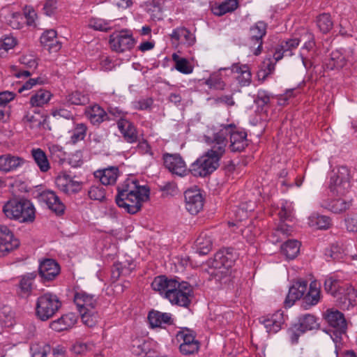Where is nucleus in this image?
Here are the masks:
<instances>
[{"label":"nucleus","mask_w":357,"mask_h":357,"mask_svg":"<svg viewBox=\"0 0 357 357\" xmlns=\"http://www.w3.org/2000/svg\"><path fill=\"white\" fill-rule=\"evenodd\" d=\"M56 185L66 194L77 193L82 188V183L66 173L61 174L56 177Z\"/></svg>","instance_id":"20"},{"label":"nucleus","mask_w":357,"mask_h":357,"mask_svg":"<svg viewBox=\"0 0 357 357\" xmlns=\"http://www.w3.org/2000/svg\"><path fill=\"white\" fill-rule=\"evenodd\" d=\"M17 44L16 39L13 36H6L0 42V57H5L8 52Z\"/></svg>","instance_id":"52"},{"label":"nucleus","mask_w":357,"mask_h":357,"mask_svg":"<svg viewBox=\"0 0 357 357\" xmlns=\"http://www.w3.org/2000/svg\"><path fill=\"white\" fill-rule=\"evenodd\" d=\"M31 156L38 167L42 172H47L50 169V164L46 153L41 149H33L31 151Z\"/></svg>","instance_id":"36"},{"label":"nucleus","mask_w":357,"mask_h":357,"mask_svg":"<svg viewBox=\"0 0 357 357\" xmlns=\"http://www.w3.org/2000/svg\"><path fill=\"white\" fill-rule=\"evenodd\" d=\"M112 22L102 19H92L89 22V26L95 30L107 31L111 29Z\"/></svg>","instance_id":"54"},{"label":"nucleus","mask_w":357,"mask_h":357,"mask_svg":"<svg viewBox=\"0 0 357 357\" xmlns=\"http://www.w3.org/2000/svg\"><path fill=\"white\" fill-rule=\"evenodd\" d=\"M171 325L173 324L172 314L168 312H160L158 311V328L162 327V324Z\"/></svg>","instance_id":"63"},{"label":"nucleus","mask_w":357,"mask_h":357,"mask_svg":"<svg viewBox=\"0 0 357 357\" xmlns=\"http://www.w3.org/2000/svg\"><path fill=\"white\" fill-rule=\"evenodd\" d=\"M5 215L20 222H31L35 219L33 204L26 199H13L3 207Z\"/></svg>","instance_id":"5"},{"label":"nucleus","mask_w":357,"mask_h":357,"mask_svg":"<svg viewBox=\"0 0 357 357\" xmlns=\"http://www.w3.org/2000/svg\"><path fill=\"white\" fill-rule=\"evenodd\" d=\"M118 128L124 139L128 143L136 142L138 135L135 126L126 119H119L117 122Z\"/></svg>","instance_id":"30"},{"label":"nucleus","mask_w":357,"mask_h":357,"mask_svg":"<svg viewBox=\"0 0 357 357\" xmlns=\"http://www.w3.org/2000/svg\"><path fill=\"white\" fill-rule=\"evenodd\" d=\"M95 344L92 342H83L77 341L72 346V351L76 354L83 355L87 352L93 351Z\"/></svg>","instance_id":"50"},{"label":"nucleus","mask_w":357,"mask_h":357,"mask_svg":"<svg viewBox=\"0 0 357 357\" xmlns=\"http://www.w3.org/2000/svg\"><path fill=\"white\" fill-rule=\"evenodd\" d=\"M61 305L57 295L50 292L43 294L37 298L36 315L40 320L47 321L59 311Z\"/></svg>","instance_id":"7"},{"label":"nucleus","mask_w":357,"mask_h":357,"mask_svg":"<svg viewBox=\"0 0 357 357\" xmlns=\"http://www.w3.org/2000/svg\"><path fill=\"white\" fill-rule=\"evenodd\" d=\"M238 6V0H227L221 4L213 6L211 11L215 15L222 16L227 13L234 11Z\"/></svg>","instance_id":"40"},{"label":"nucleus","mask_w":357,"mask_h":357,"mask_svg":"<svg viewBox=\"0 0 357 357\" xmlns=\"http://www.w3.org/2000/svg\"><path fill=\"white\" fill-rule=\"evenodd\" d=\"M185 208L192 215L197 214L204 206V198L197 189H188L184 192Z\"/></svg>","instance_id":"17"},{"label":"nucleus","mask_w":357,"mask_h":357,"mask_svg":"<svg viewBox=\"0 0 357 357\" xmlns=\"http://www.w3.org/2000/svg\"><path fill=\"white\" fill-rule=\"evenodd\" d=\"M298 325L305 332L316 328L318 326V323L314 315L306 314L299 319Z\"/></svg>","instance_id":"47"},{"label":"nucleus","mask_w":357,"mask_h":357,"mask_svg":"<svg viewBox=\"0 0 357 357\" xmlns=\"http://www.w3.org/2000/svg\"><path fill=\"white\" fill-rule=\"evenodd\" d=\"M266 33V24L264 22L259 21L255 23L250 29V40L254 43L253 54L258 56L262 51V38Z\"/></svg>","instance_id":"16"},{"label":"nucleus","mask_w":357,"mask_h":357,"mask_svg":"<svg viewBox=\"0 0 357 357\" xmlns=\"http://www.w3.org/2000/svg\"><path fill=\"white\" fill-rule=\"evenodd\" d=\"M273 96L265 90H259L257 95V102L261 105H267Z\"/></svg>","instance_id":"62"},{"label":"nucleus","mask_w":357,"mask_h":357,"mask_svg":"<svg viewBox=\"0 0 357 357\" xmlns=\"http://www.w3.org/2000/svg\"><path fill=\"white\" fill-rule=\"evenodd\" d=\"M63 102L68 105H84L89 102V98L87 94L75 91L67 94Z\"/></svg>","instance_id":"37"},{"label":"nucleus","mask_w":357,"mask_h":357,"mask_svg":"<svg viewBox=\"0 0 357 357\" xmlns=\"http://www.w3.org/2000/svg\"><path fill=\"white\" fill-rule=\"evenodd\" d=\"M77 319V315L75 313L70 312L52 321L50 327L55 331L61 332L73 327L76 324Z\"/></svg>","instance_id":"29"},{"label":"nucleus","mask_w":357,"mask_h":357,"mask_svg":"<svg viewBox=\"0 0 357 357\" xmlns=\"http://www.w3.org/2000/svg\"><path fill=\"white\" fill-rule=\"evenodd\" d=\"M303 333V329H302L298 324L294 325L288 330V335L289 339L293 344H296L298 342V338Z\"/></svg>","instance_id":"57"},{"label":"nucleus","mask_w":357,"mask_h":357,"mask_svg":"<svg viewBox=\"0 0 357 357\" xmlns=\"http://www.w3.org/2000/svg\"><path fill=\"white\" fill-rule=\"evenodd\" d=\"M172 59L175 62V68L183 74H190L193 71V67L189 63V61L185 58H181L177 54L172 55Z\"/></svg>","instance_id":"43"},{"label":"nucleus","mask_w":357,"mask_h":357,"mask_svg":"<svg viewBox=\"0 0 357 357\" xmlns=\"http://www.w3.org/2000/svg\"><path fill=\"white\" fill-rule=\"evenodd\" d=\"M237 258L238 255L233 248L222 249L215 254L213 266L216 269L228 270L234 264Z\"/></svg>","instance_id":"15"},{"label":"nucleus","mask_w":357,"mask_h":357,"mask_svg":"<svg viewBox=\"0 0 357 357\" xmlns=\"http://www.w3.org/2000/svg\"><path fill=\"white\" fill-rule=\"evenodd\" d=\"M52 115L55 118L61 117L68 120L73 119V114L71 111L61 107L53 109L52 112Z\"/></svg>","instance_id":"60"},{"label":"nucleus","mask_w":357,"mask_h":357,"mask_svg":"<svg viewBox=\"0 0 357 357\" xmlns=\"http://www.w3.org/2000/svg\"><path fill=\"white\" fill-rule=\"evenodd\" d=\"M93 174L102 185H110L116 183L119 176V170L118 167L112 166L102 169H98Z\"/></svg>","instance_id":"27"},{"label":"nucleus","mask_w":357,"mask_h":357,"mask_svg":"<svg viewBox=\"0 0 357 357\" xmlns=\"http://www.w3.org/2000/svg\"><path fill=\"white\" fill-rule=\"evenodd\" d=\"M43 10L47 16L51 17L54 15L57 10L56 0H46L44 3Z\"/></svg>","instance_id":"58"},{"label":"nucleus","mask_w":357,"mask_h":357,"mask_svg":"<svg viewBox=\"0 0 357 357\" xmlns=\"http://www.w3.org/2000/svg\"><path fill=\"white\" fill-rule=\"evenodd\" d=\"M30 350L31 357H47V354L50 351V347L48 344H34L31 346Z\"/></svg>","instance_id":"53"},{"label":"nucleus","mask_w":357,"mask_h":357,"mask_svg":"<svg viewBox=\"0 0 357 357\" xmlns=\"http://www.w3.org/2000/svg\"><path fill=\"white\" fill-rule=\"evenodd\" d=\"M307 287V282L303 280H298L289 289L288 294L285 299L286 306L291 307L296 301L302 298Z\"/></svg>","instance_id":"25"},{"label":"nucleus","mask_w":357,"mask_h":357,"mask_svg":"<svg viewBox=\"0 0 357 357\" xmlns=\"http://www.w3.org/2000/svg\"><path fill=\"white\" fill-rule=\"evenodd\" d=\"M87 127L84 123H77L71 131L70 142L75 144L83 140L86 135Z\"/></svg>","instance_id":"48"},{"label":"nucleus","mask_w":357,"mask_h":357,"mask_svg":"<svg viewBox=\"0 0 357 357\" xmlns=\"http://www.w3.org/2000/svg\"><path fill=\"white\" fill-rule=\"evenodd\" d=\"M321 299L320 284L314 280L310 284L309 291L304 297V301L309 305H317Z\"/></svg>","instance_id":"38"},{"label":"nucleus","mask_w":357,"mask_h":357,"mask_svg":"<svg viewBox=\"0 0 357 357\" xmlns=\"http://www.w3.org/2000/svg\"><path fill=\"white\" fill-rule=\"evenodd\" d=\"M85 115L93 125H99L109 120L107 112L98 105H93L86 108Z\"/></svg>","instance_id":"33"},{"label":"nucleus","mask_w":357,"mask_h":357,"mask_svg":"<svg viewBox=\"0 0 357 357\" xmlns=\"http://www.w3.org/2000/svg\"><path fill=\"white\" fill-rule=\"evenodd\" d=\"M261 324L264 325L268 333L278 332L284 322L283 312L278 310L275 313L261 317L259 319Z\"/></svg>","instance_id":"21"},{"label":"nucleus","mask_w":357,"mask_h":357,"mask_svg":"<svg viewBox=\"0 0 357 357\" xmlns=\"http://www.w3.org/2000/svg\"><path fill=\"white\" fill-rule=\"evenodd\" d=\"M109 43L113 51L123 52L131 50L134 47L135 42L131 31L122 29L111 34Z\"/></svg>","instance_id":"11"},{"label":"nucleus","mask_w":357,"mask_h":357,"mask_svg":"<svg viewBox=\"0 0 357 357\" xmlns=\"http://www.w3.org/2000/svg\"><path fill=\"white\" fill-rule=\"evenodd\" d=\"M40 43L51 52H56L61 48V43L56 38V32L53 29L47 30L42 34Z\"/></svg>","instance_id":"34"},{"label":"nucleus","mask_w":357,"mask_h":357,"mask_svg":"<svg viewBox=\"0 0 357 357\" xmlns=\"http://www.w3.org/2000/svg\"><path fill=\"white\" fill-rule=\"evenodd\" d=\"M52 94L49 91L40 89L31 96L29 102L32 107H42L50 100Z\"/></svg>","instance_id":"41"},{"label":"nucleus","mask_w":357,"mask_h":357,"mask_svg":"<svg viewBox=\"0 0 357 357\" xmlns=\"http://www.w3.org/2000/svg\"><path fill=\"white\" fill-rule=\"evenodd\" d=\"M37 274L35 272L28 273L20 277L18 284L16 285V294L18 296L26 298L32 294L35 279Z\"/></svg>","instance_id":"23"},{"label":"nucleus","mask_w":357,"mask_h":357,"mask_svg":"<svg viewBox=\"0 0 357 357\" xmlns=\"http://www.w3.org/2000/svg\"><path fill=\"white\" fill-rule=\"evenodd\" d=\"M213 243V234L210 231H202L195 242L196 252L200 255H206L212 250Z\"/></svg>","instance_id":"26"},{"label":"nucleus","mask_w":357,"mask_h":357,"mask_svg":"<svg viewBox=\"0 0 357 357\" xmlns=\"http://www.w3.org/2000/svg\"><path fill=\"white\" fill-rule=\"evenodd\" d=\"M275 62L271 57L266 58L261 63V69L258 72L259 79L264 80L269 75L275 70Z\"/></svg>","instance_id":"45"},{"label":"nucleus","mask_w":357,"mask_h":357,"mask_svg":"<svg viewBox=\"0 0 357 357\" xmlns=\"http://www.w3.org/2000/svg\"><path fill=\"white\" fill-rule=\"evenodd\" d=\"M317 24L319 30L324 33L329 32L333 26L331 17L328 13L319 15L317 18Z\"/></svg>","instance_id":"46"},{"label":"nucleus","mask_w":357,"mask_h":357,"mask_svg":"<svg viewBox=\"0 0 357 357\" xmlns=\"http://www.w3.org/2000/svg\"><path fill=\"white\" fill-rule=\"evenodd\" d=\"M235 129L236 127L234 124L221 125L213 135H216L222 131L225 140V147L227 144V137L229 135L231 151H241L248 145L247 134L245 131L235 130Z\"/></svg>","instance_id":"9"},{"label":"nucleus","mask_w":357,"mask_h":357,"mask_svg":"<svg viewBox=\"0 0 357 357\" xmlns=\"http://www.w3.org/2000/svg\"><path fill=\"white\" fill-rule=\"evenodd\" d=\"M324 319L330 329V335L335 343L336 348L337 344H340L342 335L346 333L347 328V321L344 314L337 310L328 309L324 313Z\"/></svg>","instance_id":"8"},{"label":"nucleus","mask_w":357,"mask_h":357,"mask_svg":"<svg viewBox=\"0 0 357 357\" xmlns=\"http://www.w3.org/2000/svg\"><path fill=\"white\" fill-rule=\"evenodd\" d=\"M39 275L43 281H51L56 278L60 273L59 264L52 259H45L40 262Z\"/></svg>","instance_id":"24"},{"label":"nucleus","mask_w":357,"mask_h":357,"mask_svg":"<svg viewBox=\"0 0 357 357\" xmlns=\"http://www.w3.org/2000/svg\"><path fill=\"white\" fill-rule=\"evenodd\" d=\"M159 191L161 192V197L165 199L176 195L178 190L174 182L168 181L160 185Z\"/></svg>","instance_id":"49"},{"label":"nucleus","mask_w":357,"mask_h":357,"mask_svg":"<svg viewBox=\"0 0 357 357\" xmlns=\"http://www.w3.org/2000/svg\"><path fill=\"white\" fill-rule=\"evenodd\" d=\"M26 160L18 155L6 153L0 155V171L4 173L16 172L22 168Z\"/></svg>","instance_id":"22"},{"label":"nucleus","mask_w":357,"mask_h":357,"mask_svg":"<svg viewBox=\"0 0 357 357\" xmlns=\"http://www.w3.org/2000/svg\"><path fill=\"white\" fill-rule=\"evenodd\" d=\"M231 70L233 73L237 74L236 79L241 86H248L251 83L252 74L248 65L234 63L231 66Z\"/></svg>","instance_id":"32"},{"label":"nucleus","mask_w":357,"mask_h":357,"mask_svg":"<svg viewBox=\"0 0 357 357\" xmlns=\"http://www.w3.org/2000/svg\"><path fill=\"white\" fill-rule=\"evenodd\" d=\"M73 301L83 323L88 327L95 326L98 319V316L95 311L97 304V299L95 296L83 291H77L74 295Z\"/></svg>","instance_id":"6"},{"label":"nucleus","mask_w":357,"mask_h":357,"mask_svg":"<svg viewBox=\"0 0 357 357\" xmlns=\"http://www.w3.org/2000/svg\"><path fill=\"white\" fill-rule=\"evenodd\" d=\"M20 62L30 69H36L38 66L36 59L32 56H22L20 58Z\"/></svg>","instance_id":"64"},{"label":"nucleus","mask_w":357,"mask_h":357,"mask_svg":"<svg viewBox=\"0 0 357 357\" xmlns=\"http://www.w3.org/2000/svg\"><path fill=\"white\" fill-rule=\"evenodd\" d=\"M349 169L346 166L339 167L331 177V191L339 195H345L351 187Z\"/></svg>","instance_id":"10"},{"label":"nucleus","mask_w":357,"mask_h":357,"mask_svg":"<svg viewBox=\"0 0 357 357\" xmlns=\"http://www.w3.org/2000/svg\"><path fill=\"white\" fill-rule=\"evenodd\" d=\"M149 188L139 185L135 179L127 178L117 186L115 201L127 213L135 214L141 209L142 203L149 199Z\"/></svg>","instance_id":"2"},{"label":"nucleus","mask_w":357,"mask_h":357,"mask_svg":"<svg viewBox=\"0 0 357 357\" xmlns=\"http://www.w3.org/2000/svg\"><path fill=\"white\" fill-rule=\"evenodd\" d=\"M204 83L210 89L217 90H222L225 86V84L218 76H211L208 79L205 80Z\"/></svg>","instance_id":"56"},{"label":"nucleus","mask_w":357,"mask_h":357,"mask_svg":"<svg viewBox=\"0 0 357 357\" xmlns=\"http://www.w3.org/2000/svg\"><path fill=\"white\" fill-rule=\"evenodd\" d=\"M165 167L172 174L184 177L190 172L187 165L179 153H165L162 155Z\"/></svg>","instance_id":"12"},{"label":"nucleus","mask_w":357,"mask_h":357,"mask_svg":"<svg viewBox=\"0 0 357 357\" xmlns=\"http://www.w3.org/2000/svg\"><path fill=\"white\" fill-rule=\"evenodd\" d=\"M40 202L45 204L49 209L56 215L64 213L65 206L54 191L44 190L38 196Z\"/></svg>","instance_id":"18"},{"label":"nucleus","mask_w":357,"mask_h":357,"mask_svg":"<svg viewBox=\"0 0 357 357\" xmlns=\"http://www.w3.org/2000/svg\"><path fill=\"white\" fill-rule=\"evenodd\" d=\"M351 206L349 202L342 199H333L328 203L325 207L334 213H340L347 210Z\"/></svg>","instance_id":"44"},{"label":"nucleus","mask_w":357,"mask_h":357,"mask_svg":"<svg viewBox=\"0 0 357 357\" xmlns=\"http://www.w3.org/2000/svg\"><path fill=\"white\" fill-rule=\"evenodd\" d=\"M324 291L335 298L345 300L344 307L347 309L357 303V291L349 284L344 283L335 276H328L324 282Z\"/></svg>","instance_id":"4"},{"label":"nucleus","mask_w":357,"mask_h":357,"mask_svg":"<svg viewBox=\"0 0 357 357\" xmlns=\"http://www.w3.org/2000/svg\"><path fill=\"white\" fill-rule=\"evenodd\" d=\"M20 241L6 225H0V257H4L17 248Z\"/></svg>","instance_id":"14"},{"label":"nucleus","mask_w":357,"mask_h":357,"mask_svg":"<svg viewBox=\"0 0 357 357\" xmlns=\"http://www.w3.org/2000/svg\"><path fill=\"white\" fill-rule=\"evenodd\" d=\"M351 245L343 242H336L325 250L327 260L331 259L335 261L343 259L348 254Z\"/></svg>","instance_id":"28"},{"label":"nucleus","mask_w":357,"mask_h":357,"mask_svg":"<svg viewBox=\"0 0 357 357\" xmlns=\"http://www.w3.org/2000/svg\"><path fill=\"white\" fill-rule=\"evenodd\" d=\"M222 133V131L211 136H204L205 142L211 148L191 165L190 172L195 176H207L219 167L220 160L225 151V140Z\"/></svg>","instance_id":"1"},{"label":"nucleus","mask_w":357,"mask_h":357,"mask_svg":"<svg viewBox=\"0 0 357 357\" xmlns=\"http://www.w3.org/2000/svg\"><path fill=\"white\" fill-rule=\"evenodd\" d=\"M24 15L29 25H35V20L37 17V14L33 7L26 6L24 8Z\"/></svg>","instance_id":"59"},{"label":"nucleus","mask_w":357,"mask_h":357,"mask_svg":"<svg viewBox=\"0 0 357 357\" xmlns=\"http://www.w3.org/2000/svg\"><path fill=\"white\" fill-rule=\"evenodd\" d=\"M299 43L300 40L298 38H291L282 42L280 46L282 50L287 53L286 56H291L292 51L298 47Z\"/></svg>","instance_id":"55"},{"label":"nucleus","mask_w":357,"mask_h":357,"mask_svg":"<svg viewBox=\"0 0 357 357\" xmlns=\"http://www.w3.org/2000/svg\"><path fill=\"white\" fill-rule=\"evenodd\" d=\"M176 340L181 342L180 351L183 355H191L198 351L199 342L195 340L193 333L185 328L176 334Z\"/></svg>","instance_id":"13"},{"label":"nucleus","mask_w":357,"mask_h":357,"mask_svg":"<svg viewBox=\"0 0 357 357\" xmlns=\"http://www.w3.org/2000/svg\"><path fill=\"white\" fill-rule=\"evenodd\" d=\"M171 37L172 39L181 43L191 45L194 43L195 38L191 33L185 28H177L173 31Z\"/></svg>","instance_id":"42"},{"label":"nucleus","mask_w":357,"mask_h":357,"mask_svg":"<svg viewBox=\"0 0 357 357\" xmlns=\"http://www.w3.org/2000/svg\"><path fill=\"white\" fill-rule=\"evenodd\" d=\"M158 293L172 305L183 307H188L193 298V289L188 282L165 275L158 277Z\"/></svg>","instance_id":"3"},{"label":"nucleus","mask_w":357,"mask_h":357,"mask_svg":"<svg viewBox=\"0 0 357 357\" xmlns=\"http://www.w3.org/2000/svg\"><path fill=\"white\" fill-rule=\"evenodd\" d=\"M314 41L313 37L310 34L308 36V40L305 42L303 45V46L301 48V51L300 52V56L301 58L303 63L305 65V54L304 51H306L307 52L312 50L314 47Z\"/></svg>","instance_id":"61"},{"label":"nucleus","mask_w":357,"mask_h":357,"mask_svg":"<svg viewBox=\"0 0 357 357\" xmlns=\"http://www.w3.org/2000/svg\"><path fill=\"white\" fill-rule=\"evenodd\" d=\"M308 225L316 229H328L331 226V220L329 217L313 213L308 217Z\"/></svg>","instance_id":"35"},{"label":"nucleus","mask_w":357,"mask_h":357,"mask_svg":"<svg viewBox=\"0 0 357 357\" xmlns=\"http://www.w3.org/2000/svg\"><path fill=\"white\" fill-rule=\"evenodd\" d=\"M135 266L136 265L132 259L115 263L112 269V279L116 281L121 276L129 275L135 270Z\"/></svg>","instance_id":"31"},{"label":"nucleus","mask_w":357,"mask_h":357,"mask_svg":"<svg viewBox=\"0 0 357 357\" xmlns=\"http://www.w3.org/2000/svg\"><path fill=\"white\" fill-rule=\"evenodd\" d=\"M105 189L100 184L93 185L88 191L90 199L102 202L105 199Z\"/></svg>","instance_id":"51"},{"label":"nucleus","mask_w":357,"mask_h":357,"mask_svg":"<svg viewBox=\"0 0 357 357\" xmlns=\"http://www.w3.org/2000/svg\"><path fill=\"white\" fill-rule=\"evenodd\" d=\"M301 243L296 240H288L281 246V251L287 259H293L300 252Z\"/></svg>","instance_id":"39"},{"label":"nucleus","mask_w":357,"mask_h":357,"mask_svg":"<svg viewBox=\"0 0 357 357\" xmlns=\"http://www.w3.org/2000/svg\"><path fill=\"white\" fill-rule=\"evenodd\" d=\"M353 54L354 52L351 49L333 51L331 54V59L327 63V68L330 70L342 68L347 63L351 61Z\"/></svg>","instance_id":"19"}]
</instances>
